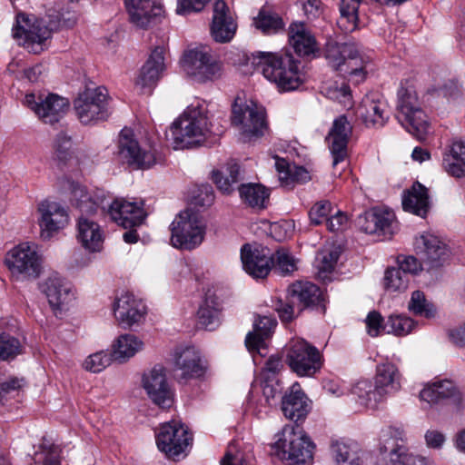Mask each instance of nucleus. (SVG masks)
<instances>
[{
    "label": "nucleus",
    "instance_id": "1",
    "mask_svg": "<svg viewBox=\"0 0 465 465\" xmlns=\"http://www.w3.org/2000/svg\"><path fill=\"white\" fill-rule=\"evenodd\" d=\"M251 64L261 69L263 76L276 84L280 92L297 90L304 81L300 70V61L292 54H282L270 52H255L248 58Z\"/></svg>",
    "mask_w": 465,
    "mask_h": 465
},
{
    "label": "nucleus",
    "instance_id": "2",
    "mask_svg": "<svg viewBox=\"0 0 465 465\" xmlns=\"http://www.w3.org/2000/svg\"><path fill=\"white\" fill-rule=\"evenodd\" d=\"M174 149L203 145L211 134L206 113L200 107H188L171 127Z\"/></svg>",
    "mask_w": 465,
    "mask_h": 465
},
{
    "label": "nucleus",
    "instance_id": "3",
    "mask_svg": "<svg viewBox=\"0 0 465 465\" xmlns=\"http://www.w3.org/2000/svg\"><path fill=\"white\" fill-rule=\"evenodd\" d=\"M324 57L328 64L344 76L355 77L360 83L365 79V66L369 63L355 43H338L329 40L325 45Z\"/></svg>",
    "mask_w": 465,
    "mask_h": 465
},
{
    "label": "nucleus",
    "instance_id": "4",
    "mask_svg": "<svg viewBox=\"0 0 465 465\" xmlns=\"http://www.w3.org/2000/svg\"><path fill=\"white\" fill-rule=\"evenodd\" d=\"M396 109L399 123L419 141H423L428 134L429 123L411 86L400 87Z\"/></svg>",
    "mask_w": 465,
    "mask_h": 465
},
{
    "label": "nucleus",
    "instance_id": "5",
    "mask_svg": "<svg viewBox=\"0 0 465 465\" xmlns=\"http://www.w3.org/2000/svg\"><path fill=\"white\" fill-rule=\"evenodd\" d=\"M170 228L172 245L183 250H193L199 246L206 232L205 221L200 213L193 209L181 212Z\"/></svg>",
    "mask_w": 465,
    "mask_h": 465
},
{
    "label": "nucleus",
    "instance_id": "6",
    "mask_svg": "<svg viewBox=\"0 0 465 465\" xmlns=\"http://www.w3.org/2000/svg\"><path fill=\"white\" fill-rule=\"evenodd\" d=\"M50 17L51 15H48L47 21L45 18L18 14L16 25L13 28L14 38L22 40L20 44L31 48L34 53H39L43 50L44 43L51 37L53 31L58 28L59 22L53 21Z\"/></svg>",
    "mask_w": 465,
    "mask_h": 465
},
{
    "label": "nucleus",
    "instance_id": "7",
    "mask_svg": "<svg viewBox=\"0 0 465 465\" xmlns=\"http://www.w3.org/2000/svg\"><path fill=\"white\" fill-rule=\"evenodd\" d=\"M192 443L193 435L183 423L175 420L161 424L156 433L159 450L173 460L186 456Z\"/></svg>",
    "mask_w": 465,
    "mask_h": 465
},
{
    "label": "nucleus",
    "instance_id": "8",
    "mask_svg": "<svg viewBox=\"0 0 465 465\" xmlns=\"http://www.w3.org/2000/svg\"><path fill=\"white\" fill-rule=\"evenodd\" d=\"M74 109L84 124H94L109 117L107 90L99 86L86 88L74 101Z\"/></svg>",
    "mask_w": 465,
    "mask_h": 465
},
{
    "label": "nucleus",
    "instance_id": "9",
    "mask_svg": "<svg viewBox=\"0 0 465 465\" xmlns=\"http://www.w3.org/2000/svg\"><path fill=\"white\" fill-rule=\"evenodd\" d=\"M284 439H279L273 448L275 454L289 465L306 464L312 460L314 443L310 438L293 429L283 430Z\"/></svg>",
    "mask_w": 465,
    "mask_h": 465
},
{
    "label": "nucleus",
    "instance_id": "10",
    "mask_svg": "<svg viewBox=\"0 0 465 465\" xmlns=\"http://www.w3.org/2000/svg\"><path fill=\"white\" fill-rule=\"evenodd\" d=\"M286 362L299 376H312L322 367L318 349L304 340L292 341L287 349Z\"/></svg>",
    "mask_w": 465,
    "mask_h": 465
},
{
    "label": "nucleus",
    "instance_id": "11",
    "mask_svg": "<svg viewBox=\"0 0 465 465\" xmlns=\"http://www.w3.org/2000/svg\"><path fill=\"white\" fill-rule=\"evenodd\" d=\"M117 157L119 162L134 170L148 169L155 163L152 150H143L134 138L133 130L124 128L118 138Z\"/></svg>",
    "mask_w": 465,
    "mask_h": 465
},
{
    "label": "nucleus",
    "instance_id": "12",
    "mask_svg": "<svg viewBox=\"0 0 465 465\" xmlns=\"http://www.w3.org/2000/svg\"><path fill=\"white\" fill-rule=\"evenodd\" d=\"M183 69L195 82L213 81L221 75L220 64L205 47L188 51L183 58Z\"/></svg>",
    "mask_w": 465,
    "mask_h": 465
},
{
    "label": "nucleus",
    "instance_id": "13",
    "mask_svg": "<svg viewBox=\"0 0 465 465\" xmlns=\"http://www.w3.org/2000/svg\"><path fill=\"white\" fill-rule=\"evenodd\" d=\"M24 103L35 112L43 123L49 124L58 123L69 107L66 98L54 94L37 96L35 94H28L25 95Z\"/></svg>",
    "mask_w": 465,
    "mask_h": 465
},
{
    "label": "nucleus",
    "instance_id": "14",
    "mask_svg": "<svg viewBox=\"0 0 465 465\" xmlns=\"http://www.w3.org/2000/svg\"><path fill=\"white\" fill-rule=\"evenodd\" d=\"M5 262L13 274L23 279L37 278L42 269L41 256L26 242L12 249L7 253Z\"/></svg>",
    "mask_w": 465,
    "mask_h": 465
},
{
    "label": "nucleus",
    "instance_id": "15",
    "mask_svg": "<svg viewBox=\"0 0 465 465\" xmlns=\"http://www.w3.org/2000/svg\"><path fill=\"white\" fill-rule=\"evenodd\" d=\"M232 124L241 126L242 134L248 138H258L263 135L267 127L265 113L262 107L254 104H238L237 100L232 104Z\"/></svg>",
    "mask_w": 465,
    "mask_h": 465
},
{
    "label": "nucleus",
    "instance_id": "16",
    "mask_svg": "<svg viewBox=\"0 0 465 465\" xmlns=\"http://www.w3.org/2000/svg\"><path fill=\"white\" fill-rule=\"evenodd\" d=\"M143 387L149 399L162 409L170 408L173 403V393L167 381L165 369L155 365L143 376Z\"/></svg>",
    "mask_w": 465,
    "mask_h": 465
},
{
    "label": "nucleus",
    "instance_id": "17",
    "mask_svg": "<svg viewBox=\"0 0 465 465\" xmlns=\"http://www.w3.org/2000/svg\"><path fill=\"white\" fill-rule=\"evenodd\" d=\"M37 210L40 213V237L44 241L50 240L68 223V213L58 203L45 200L39 203Z\"/></svg>",
    "mask_w": 465,
    "mask_h": 465
},
{
    "label": "nucleus",
    "instance_id": "18",
    "mask_svg": "<svg viewBox=\"0 0 465 465\" xmlns=\"http://www.w3.org/2000/svg\"><path fill=\"white\" fill-rule=\"evenodd\" d=\"M174 371L179 382L197 379L205 373L206 366L199 351L193 346L177 348L173 356Z\"/></svg>",
    "mask_w": 465,
    "mask_h": 465
},
{
    "label": "nucleus",
    "instance_id": "19",
    "mask_svg": "<svg viewBox=\"0 0 465 465\" xmlns=\"http://www.w3.org/2000/svg\"><path fill=\"white\" fill-rule=\"evenodd\" d=\"M414 245L417 254L430 269L442 266L450 258L448 246L433 234L420 235L415 239Z\"/></svg>",
    "mask_w": 465,
    "mask_h": 465
},
{
    "label": "nucleus",
    "instance_id": "20",
    "mask_svg": "<svg viewBox=\"0 0 465 465\" xmlns=\"http://www.w3.org/2000/svg\"><path fill=\"white\" fill-rule=\"evenodd\" d=\"M115 318L122 328H132L139 324L145 316L146 306L142 300L136 299L134 294L124 292L116 299L114 305Z\"/></svg>",
    "mask_w": 465,
    "mask_h": 465
},
{
    "label": "nucleus",
    "instance_id": "21",
    "mask_svg": "<svg viewBox=\"0 0 465 465\" xmlns=\"http://www.w3.org/2000/svg\"><path fill=\"white\" fill-rule=\"evenodd\" d=\"M289 296L295 299L298 313L304 309L318 310L325 312V300L323 292L314 283L310 282H296L288 288Z\"/></svg>",
    "mask_w": 465,
    "mask_h": 465
},
{
    "label": "nucleus",
    "instance_id": "22",
    "mask_svg": "<svg viewBox=\"0 0 465 465\" xmlns=\"http://www.w3.org/2000/svg\"><path fill=\"white\" fill-rule=\"evenodd\" d=\"M131 22L141 28L156 24L163 14L160 0H125Z\"/></svg>",
    "mask_w": 465,
    "mask_h": 465
},
{
    "label": "nucleus",
    "instance_id": "23",
    "mask_svg": "<svg viewBox=\"0 0 465 465\" xmlns=\"http://www.w3.org/2000/svg\"><path fill=\"white\" fill-rule=\"evenodd\" d=\"M143 203L128 202L124 199H116L109 206L111 218L124 228H133L143 223L146 213L143 208Z\"/></svg>",
    "mask_w": 465,
    "mask_h": 465
},
{
    "label": "nucleus",
    "instance_id": "24",
    "mask_svg": "<svg viewBox=\"0 0 465 465\" xmlns=\"http://www.w3.org/2000/svg\"><path fill=\"white\" fill-rule=\"evenodd\" d=\"M386 107L384 101L374 94H367L356 110L357 119L367 128L383 127L390 118Z\"/></svg>",
    "mask_w": 465,
    "mask_h": 465
},
{
    "label": "nucleus",
    "instance_id": "25",
    "mask_svg": "<svg viewBox=\"0 0 465 465\" xmlns=\"http://www.w3.org/2000/svg\"><path fill=\"white\" fill-rule=\"evenodd\" d=\"M421 401L430 406L440 404L449 400L455 407L460 408L462 394L452 381L442 380L427 384L420 392Z\"/></svg>",
    "mask_w": 465,
    "mask_h": 465
},
{
    "label": "nucleus",
    "instance_id": "26",
    "mask_svg": "<svg viewBox=\"0 0 465 465\" xmlns=\"http://www.w3.org/2000/svg\"><path fill=\"white\" fill-rule=\"evenodd\" d=\"M241 259L243 269L253 278H265L272 270L269 249H252L246 243L241 249Z\"/></svg>",
    "mask_w": 465,
    "mask_h": 465
},
{
    "label": "nucleus",
    "instance_id": "27",
    "mask_svg": "<svg viewBox=\"0 0 465 465\" xmlns=\"http://www.w3.org/2000/svg\"><path fill=\"white\" fill-rule=\"evenodd\" d=\"M237 25L230 14V9L226 3L218 0L213 5V23L211 25V35L214 41L218 43L230 42L235 35Z\"/></svg>",
    "mask_w": 465,
    "mask_h": 465
},
{
    "label": "nucleus",
    "instance_id": "28",
    "mask_svg": "<svg viewBox=\"0 0 465 465\" xmlns=\"http://www.w3.org/2000/svg\"><path fill=\"white\" fill-rule=\"evenodd\" d=\"M352 132V126L345 115L334 120L329 133V147L333 157L332 165L336 166L347 157V145Z\"/></svg>",
    "mask_w": 465,
    "mask_h": 465
},
{
    "label": "nucleus",
    "instance_id": "29",
    "mask_svg": "<svg viewBox=\"0 0 465 465\" xmlns=\"http://www.w3.org/2000/svg\"><path fill=\"white\" fill-rule=\"evenodd\" d=\"M376 391L374 393L382 401L399 391L401 388V374L397 366L391 362L377 365L375 375Z\"/></svg>",
    "mask_w": 465,
    "mask_h": 465
},
{
    "label": "nucleus",
    "instance_id": "30",
    "mask_svg": "<svg viewBox=\"0 0 465 465\" xmlns=\"http://www.w3.org/2000/svg\"><path fill=\"white\" fill-rule=\"evenodd\" d=\"M311 410V401L299 385H292L289 394L282 398L283 415L295 422L303 420Z\"/></svg>",
    "mask_w": 465,
    "mask_h": 465
},
{
    "label": "nucleus",
    "instance_id": "31",
    "mask_svg": "<svg viewBox=\"0 0 465 465\" xmlns=\"http://www.w3.org/2000/svg\"><path fill=\"white\" fill-rule=\"evenodd\" d=\"M41 291L45 294L53 309H61L70 299V284L58 273H52L40 284Z\"/></svg>",
    "mask_w": 465,
    "mask_h": 465
},
{
    "label": "nucleus",
    "instance_id": "32",
    "mask_svg": "<svg viewBox=\"0 0 465 465\" xmlns=\"http://www.w3.org/2000/svg\"><path fill=\"white\" fill-rule=\"evenodd\" d=\"M289 40L295 53L300 56H309L319 51L314 35L303 23H293L290 25Z\"/></svg>",
    "mask_w": 465,
    "mask_h": 465
},
{
    "label": "nucleus",
    "instance_id": "33",
    "mask_svg": "<svg viewBox=\"0 0 465 465\" xmlns=\"http://www.w3.org/2000/svg\"><path fill=\"white\" fill-rule=\"evenodd\" d=\"M402 430L389 427L382 431V438L385 441L381 448L384 452H389L390 461L388 465H407L411 453L408 449L397 443L398 440H402Z\"/></svg>",
    "mask_w": 465,
    "mask_h": 465
},
{
    "label": "nucleus",
    "instance_id": "34",
    "mask_svg": "<svg viewBox=\"0 0 465 465\" xmlns=\"http://www.w3.org/2000/svg\"><path fill=\"white\" fill-rule=\"evenodd\" d=\"M442 166L451 176H465V141H452L443 153Z\"/></svg>",
    "mask_w": 465,
    "mask_h": 465
},
{
    "label": "nucleus",
    "instance_id": "35",
    "mask_svg": "<svg viewBox=\"0 0 465 465\" xmlns=\"http://www.w3.org/2000/svg\"><path fill=\"white\" fill-rule=\"evenodd\" d=\"M77 240L89 252H99L103 244V234L99 224L87 217L79 216Z\"/></svg>",
    "mask_w": 465,
    "mask_h": 465
},
{
    "label": "nucleus",
    "instance_id": "36",
    "mask_svg": "<svg viewBox=\"0 0 465 465\" xmlns=\"http://www.w3.org/2000/svg\"><path fill=\"white\" fill-rule=\"evenodd\" d=\"M277 324L276 320L259 316L253 323V331H250L245 338V345L250 351H257L260 354L261 350L265 348L264 341L268 339Z\"/></svg>",
    "mask_w": 465,
    "mask_h": 465
},
{
    "label": "nucleus",
    "instance_id": "37",
    "mask_svg": "<svg viewBox=\"0 0 465 465\" xmlns=\"http://www.w3.org/2000/svg\"><path fill=\"white\" fill-rule=\"evenodd\" d=\"M402 208L406 212L425 217L430 209L428 189L419 182L414 183L402 197Z\"/></svg>",
    "mask_w": 465,
    "mask_h": 465
},
{
    "label": "nucleus",
    "instance_id": "38",
    "mask_svg": "<svg viewBox=\"0 0 465 465\" xmlns=\"http://www.w3.org/2000/svg\"><path fill=\"white\" fill-rule=\"evenodd\" d=\"M164 68L163 48L156 47L142 67L136 84L143 88L154 84Z\"/></svg>",
    "mask_w": 465,
    "mask_h": 465
},
{
    "label": "nucleus",
    "instance_id": "39",
    "mask_svg": "<svg viewBox=\"0 0 465 465\" xmlns=\"http://www.w3.org/2000/svg\"><path fill=\"white\" fill-rule=\"evenodd\" d=\"M221 311L218 298L207 294L197 312L198 323L207 331H214L221 324Z\"/></svg>",
    "mask_w": 465,
    "mask_h": 465
},
{
    "label": "nucleus",
    "instance_id": "40",
    "mask_svg": "<svg viewBox=\"0 0 465 465\" xmlns=\"http://www.w3.org/2000/svg\"><path fill=\"white\" fill-rule=\"evenodd\" d=\"M275 160V168L282 186L288 187L294 183H305L310 180L309 172L304 167L291 164L282 158L276 157Z\"/></svg>",
    "mask_w": 465,
    "mask_h": 465
},
{
    "label": "nucleus",
    "instance_id": "41",
    "mask_svg": "<svg viewBox=\"0 0 465 465\" xmlns=\"http://www.w3.org/2000/svg\"><path fill=\"white\" fill-rule=\"evenodd\" d=\"M241 199L250 207L264 209L269 203L270 192L262 184L246 183L239 187Z\"/></svg>",
    "mask_w": 465,
    "mask_h": 465
},
{
    "label": "nucleus",
    "instance_id": "42",
    "mask_svg": "<svg viewBox=\"0 0 465 465\" xmlns=\"http://www.w3.org/2000/svg\"><path fill=\"white\" fill-rule=\"evenodd\" d=\"M143 348V342L134 334L119 336L113 345V356L115 361L123 362L133 357Z\"/></svg>",
    "mask_w": 465,
    "mask_h": 465
},
{
    "label": "nucleus",
    "instance_id": "43",
    "mask_svg": "<svg viewBox=\"0 0 465 465\" xmlns=\"http://www.w3.org/2000/svg\"><path fill=\"white\" fill-rule=\"evenodd\" d=\"M241 179L240 165L232 160L227 163L224 171L213 172V181L224 193H230L232 185L237 184Z\"/></svg>",
    "mask_w": 465,
    "mask_h": 465
},
{
    "label": "nucleus",
    "instance_id": "44",
    "mask_svg": "<svg viewBox=\"0 0 465 465\" xmlns=\"http://www.w3.org/2000/svg\"><path fill=\"white\" fill-rule=\"evenodd\" d=\"M360 3L361 0H341V16L337 25L344 33L352 32L357 28Z\"/></svg>",
    "mask_w": 465,
    "mask_h": 465
},
{
    "label": "nucleus",
    "instance_id": "45",
    "mask_svg": "<svg viewBox=\"0 0 465 465\" xmlns=\"http://www.w3.org/2000/svg\"><path fill=\"white\" fill-rule=\"evenodd\" d=\"M331 453L337 465H361L357 448L341 440L331 441Z\"/></svg>",
    "mask_w": 465,
    "mask_h": 465
},
{
    "label": "nucleus",
    "instance_id": "46",
    "mask_svg": "<svg viewBox=\"0 0 465 465\" xmlns=\"http://www.w3.org/2000/svg\"><path fill=\"white\" fill-rule=\"evenodd\" d=\"M410 275L398 267L388 268L385 271L383 284L388 292H404L410 282Z\"/></svg>",
    "mask_w": 465,
    "mask_h": 465
},
{
    "label": "nucleus",
    "instance_id": "47",
    "mask_svg": "<svg viewBox=\"0 0 465 465\" xmlns=\"http://www.w3.org/2000/svg\"><path fill=\"white\" fill-rule=\"evenodd\" d=\"M377 219L374 221L377 232L373 234L382 236L384 239H390L397 229L395 215L392 212L380 207H377Z\"/></svg>",
    "mask_w": 465,
    "mask_h": 465
},
{
    "label": "nucleus",
    "instance_id": "48",
    "mask_svg": "<svg viewBox=\"0 0 465 465\" xmlns=\"http://www.w3.org/2000/svg\"><path fill=\"white\" fill-rule=\"evenodd\" d=\"M272 269L282 275H289L297 270L295 259L286 249H279L271 255Z\"/></svg>",
    "mask_w": 465,
    "mask_h": 465
},
{
    "label": "nucleus",
    "instance_id": "49",
    "mask_svg": "<svg viewBox=\"0 0 465 465\" xmlns=\"http://www.w3.org/2000/svg\"><path fill=\"white\" fill-rule=\"evenodd\" d=\"M415 322L410 317L404 315H391L384 324V330L388 333L396 336H405L409 334L414 328Z\"/></svg>",
    "mask_w": 465,
    "mask_h": 465
},
{
    "label": "nucleus",
    "instance_id": "50",
    "mask_svg": "<svg viewBox=\"0 0 465 465\" xmlns=\"http://www.w3.org/2000/svg\"><path fill=\"white\" fill-rule=\"evenodd\" d=\"M22 353L19 340L8 333L0 334V360L12 361Z\"/></svg>",
    "mask_w": 465,
    "mask_h": 465
},
{
    "label": "nucleus",
    "instance_id": "51",
    "mask_svg": "<svg viewBox=\"0 0 465 465\" xmlns=\"http://www.w3.org/2000/svg\"><path fill=\"white\" fill-rule=\"evenodd\" d=\"M408 308L414 314L426 318H431L436 313L434 306L427 302L424 293L420 291L412 292Z\"/></svg>",
    "mask_w": 465,
    "mask_h": 465
},
{
    "label": "nucleus",
    "instance_id": "52",
    "mask_svg": "<svg viewBox=\"0 0 465 465\" xmlns=\"http://www.w3.org/2000/svg\"><path fill=\"white\" fill-rule=\"evenodd\" d=\"M73 197L75 201L76 208L81 213L80 216L84 217V214L89 215L96 213L98 204L91 199L83 187H74Z\"/></svg>",
    "mask_w": 465,
    "mask_h": 465
},
{
    "label": "nucleus",
    "instance_id": "53",
    "mask_svg": "<svg viewBox=\"0 0 465 465\" xmlns=\"http://www.w3.org/2000/svg\"><path fill=\"white\" fill-rule=\"evenodd\" d=\"M54 148L56 159L63 163H65L73 156L72 139L64 132L57 134Z\"/></svg>",
    "mask_w": 465,
    "mask_h": 465
},
{
    "label": "nucleus",
    "instance_id": "54",
    "mask_svg": "<svg viewBox=\"0 0 465 465\" xmlns=\"http://www.w3.org/2000/svg\"><path fill=\"white\" fill-rule=\"evenodd\" d=\"M326 94L330 99L338 101L345 107L352 105V95L350 86L344 82L341 84L335 83L330 85L326 89Z\"/></svg>",
    "mask_w": 465,
    "mask_h": 465
},
{
    "label": "nucleus",
    "instance_id": "55",
    "mask_svg": "<svg viewBox=\"0 0 465 465\" xmlns=\"http://www.w3.org/2000/svg\"><path fill=\"white\" fill-rule=\"evenodd\" d=\"M254 24L258 29L266 34L276 32L282 27V20L278 15L269 14L264 10L260 11Z\"/></svg>",
    "mask_w": 465,
    "mask_h": 465
},
{
    "label": "nucleus",
    "instance_id": "56",
    "mask_svg": "<svg viewBox=\"0 0 465 465\" xmlns=\"http://www.w3.org/2000/svg\"><path fill=\"white\" fill-rule=\"evenodd\" d=\"M114 360L112 353L105 351H98L90 355L84 363L85 370L92 372H100L109 366L112 361Z\"/></svg>",
    "mask_w": 465,
    "mask_h": 465
},
{
    "label": "nucleus",
    "instance_id": "57",
    "mask_svg": "<svg viewBox=\"0 0 465 465\" xmlns=\"http://www.w3.org/2000/svg\"><path fill=\"white\" fill-rule=\"evenodd\" d=\"M375 391V384L372 385L371 382L367 380L359 381L353 388V393L363 400L366 404H371V402L377 404L383 401L381 397L378 398V395L374 393Z\"/></svg>",
    "mask_w": 465,
    "mask_h": 465
},
{
    "label": "nucleus",
    "instance_id": "58",
    "mask_svg": "<svg viewBox=\"0 0 465 465\" xmlns=\"http://www.w3.org/2000/svg\"><path fill=\"white\" fill-rule=\"evenodd\" d=\"M331 212V204L329 201H320L316 203L309 212L311 223L319 225L322 223H327Z\"/></svg>",
    "mask_w": 465,
    "mask_h": 465
},
{
    "label": "nucleus",
    "instance_id": "59",
    "mask_svg": "<svg viewBox=\"0 0 465 465\" xmlns=\"http://www.w3.org/2000/svg\"><path fill=\"white\" fill-rule=\"evenodd\" d=\"M213 202L214 193L210 184H202L193 192L192 203L195 206L209 207Z\"/></svg>",
    "mask_w": 465,
    "mask_h": 465
},
{
    "label": "nucleus",
    "instance_id": "60",
    "mask_svg": "<svg viewBox=\"0 0 465 465\" xmlns=\"http://www.w3.org/2000/svg\"><path fill=\"white\" fill-rule=\"evenodd\" d=\"M295 299L291 298L289 294L286 301L279 299L275 302L274 309L282 322H289L295 317Z\"/></svg>",
    "mask_w": 465,
    "mask_h": 465
},
{
    "label": "nucleus",
    "instance_id": "61",
    "mask_svg": "<svg viewBox=\"0 0 465 465\" xmlns=\"http://www.w3.org/2000/svg\"><path fill=\"white\" fill-rule=\"evenodd\" d=\"M376 212H378L377 207H374L357 217L356 224L361 231L370 234L377 232V227L374 225V221L377 219Z\"/></svg>",
    "mask_w": 465,
    "mask_h": 465
},
{
    "label": "nucleus",
    "instance_id": "62",
    "mask_svg": "<svg viewBox=\"0 0 465 465\" xmlns=\"http://www.w3.org/2000/svg\"><path fill=\"white\" fill-rule=\"evenodd\" d=\"M282 392V386L277 379H264L262 385V393L269 405H272L276 397Z\"/></svg>",
    "mask_w": 465,
    "mask_h": 465
},
{
    "label": "nucleus",
    "instance_id": "63",
    "mask_svg": "<svg viewBox=\"0 0 465 465\" xmlns=\"http://www.w3.org/2000/svg\"><path fill=\"white\" fill-rule=\"evenodd\" d=\"M40 449L44 455V465H60L61 449L58 446L43 442Z\"/></svg>",
    "mask_w": 465,
    "mask_h": 465
},
{
    "label": "nucleus",
    "instance_id": "64",
    "mask_svg": "<svg viewBox=\"0 0 465 465\" xmlns=\"http://www.w3.org/2000/svg\"><path fill=\"white\" fill-rule=\"evenodd\" d=\"M340 256V252L337 250H331V251H325L322 252L320 253V263L318 265V268L321 272H331Z\"/></svg>",
    "mask_w": 465,
    "mask_h": 465
}]
</instances>
